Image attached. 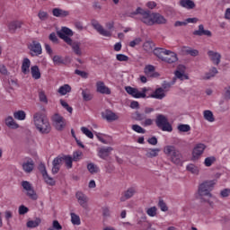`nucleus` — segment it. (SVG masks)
<instances>
[{"label":"nucleus","instance_id":"nucleus-1","mask_svg":"<svg viewBox=\"0 0 230 230\" xmlns=\"http://www.w3.org/2000/svg\"><path fill=\"white\" fill-rule=\"evenodd\" d=\"M131 15H141V21L147 26H154V24H166L168 20L159 13H151L141 7L136 9Z\"/></svg>","mask_w":230,"mask_h":230},{"label":"nucleus","instance_id":"nucleus-2","mask_svg":"<svg viewBox=\"0 0 230 230\" xmlns=\"http://www.w3.org/2000/svg\"><path fill=\"white\" fill-rule=\"evenodd\" d=\"M33 123L40 134H49L51 132V124L46 114L42 111H38L33 115Z\"/></svg>","mask_w":230,"mask_h":230},{"label":"nucleus","instance_id":"nucleus-3","mask_svg":"<svg viewBox=\"0 0 230 230\" xmlns=\"http://www.w3.org/2000/svg\"><path fill=\"white\" fill-rule=\"evenodd\" d=\"M164 154L169 157L171 163H173V164H182L184 157L182 156V153L175 146H165L164 147Z\"/></svg>","mask_w":230,"mask_h":230},{"label":"nucleus","instance_id":"nucleus-4","mask_svg":"<svg viewBox=\"0 0 230 230\" xmlns=\"http://www.w3.org/2000/svg\"><path fill=\"white\" fill-rule=\"evenodd\" d=\"M215 186V181H205L199 188V195L201 197L202 202H208L211 208H213V201L204 199V197L211 198V191L213 190V187Z\"/></svg>","mask_w":230,"mask_h":230},{"label":"nucleus","instance_id":"nucleus-5","mask_svg":"<svg viewBox=\"0 0 230 230\" xmlns=\"http://www.w3.org/2000/svg\"><path fill=\"white\" fill-rule=\"evenodd\" d=\"M155 125L164 132H172V130H173L172 124L168 121V118L163 114L156 115Z\"/></svg>","mask_w":230,"mask_h":230},{"label":"nucleus","instance_id":"nucleus-6","mask_svg":"<svg viewBox=\"0 0 230 230\" xmlns=\"http://www.w3.org/2000/svg\"><path fill=\"white\" fill-rule=\"evenodd\" d=\"M125 91L133 98H146V93L148 92V89H146V87H144L142 89V92H139L137 88H134L132 86H126Z\"/></svg>","mask_w":230,"mask_h":230},{"label":"nucleus","instance_id":"nucleus-7","mask_svg":"<svg viewBox=\"0 0 230 230\" xmlns=\"http://www.w3.org/2000/svg\"><path fill=\"white\" fill-rule=\"evenodd\" d=\"M58 37L62 39L64 42H71V37H73L74 33L73 31L67 27H62L60 31H57Z\"/></svg>","mask_w":230,"mask_h":230},{"label":"nucleus","instance_id":"nucleus-8","mask_svg":"<svg viewBox=\"0 0 230 230\" xmlns=\"http://www.w3.org/2000/svg\"><path fill=\"white\" fill-rule=\"evenodd\" d=\"M52 121L56 129L62 131L66 128V119H64V117L60 116L58 113H56L53 116Z\"/></svg>","mask_w":230,"mask_h":230},{"label":"nucleus","instance_id":"nucleus-9","mask_svg":"<svg viewBox=\"0 0 230 230\" xmlns=\"http://www.w3.org/2000/svg\"><path fill=\"white\" fill-rule=\"evenodd\" d=\"M30 51H31V57H39V55H42V46L39 43V41L33 40L29 46Z\"/></svg>","mask_w":230,"mask_h":230},{"label":"nucleus","instance_id":"nucleus-10","mask_svg":"<svg viewBox=\"0 0 230 230\" xmlns=\"http://www.w3.org/2000/svg\"><path fill=\"white\" fill-rule=\"evenodd\" d=\"M92 26L100 33V35H102L103 37H111L112 33L110 31H107L97 21H93L92 22Z\"/></svg>","mask_w":230,"mask_h":230},{"label":"nucleus","instance_id":"nucleus-11","mask_svg":"<svg viewBox=\"0 0 230 230\" xmlns=\"http://www.w3.org/2000/svg\"><path fill=\"white\" fill-rule=\"evenodd\" d=\"M204 150H206V145L204 144L196 145L192 151L193 161H196V159H199V157H200L201 155L204 154Z\"/></svg>","mask_w":230,"mask_h":230},{"label":"nucleus","instance_id":"nucleus-12","mask_svg":"<svg viewBox=\"0 0 230 230\" xmlns=\"http://www.w3.org/2000/svg\"><path fill=\"white\" fill-rule=\"evenodd\" d=\"M64 163V156H58L52 162V173L55 175L60 172V166Z\"/></svg>","mask_w":230,"mask_h":230},{"label":"nucleus","instance_id":"nucleus-13","mask_svg":"<svg viewBox=\"0 0 230 230\" xmlns=\"http://www.w3.org/2000/svg\"><path fill=\"white\" fill-rule=\"evenodd\" d=\"M66 44L71 46L75 55H77L78 57H82V49H80L82 43H80V41H73V40H70V42H66Z\"/></svg>","mask_w":230,"mask_h":230},{"label":"nucleus","instance_id":"nucleus-14","mask_svg":"<svg viewBox=\"0 0 230 230\" xmlns=\"http://www.w3.org/2000/svg\"><path fill=\"white\" fill-rule=\"evenodd\" d=\"M102 117L103 119H107L108 121H117V119H119V117L111 110L103 111L102 113Z\"/></svg>","mask_w":230,"mask_h":230},{"label":"nucleus","instance_id":"nucleus-15","mask_svg":"<svg viewBox=\"0 0 230 230\" xmlns=\"http://www.w3.org/2000/svg\"><path fill=\"white\" fill-rule=\"evenodd\" d=\"M75 197L80 204L81 207L84 208V209H87V202H89V198L84 194V192L78 191L75 194Z\"/></svg>","mask_w":230,"mask_h":230},{"label":"nucleus","instance_id":"nucleus-16","mask_svg":"<svg viewBox=\"0 0 230 230\" xmlns=\"http://www.w3.org/2000/svg\"><path fill=\"white\" fill-rule=\"evenodd\" d=\"M133 195H136V189L133 187H130L122 193L119 200L120 202H125L128 200V199H132Z\"/></svg>","mask_w":230,"mask_h":230},{"label":"nucleus","instance_id":"nucleus-17","mask_svg":"<svg viewBox=\"0 0 230 230\" xmlns=\"http://www.w3.org/2000/svg\"><path fill=\"white\" fill-rule=\"evenodd\" d=\"M208 56L215 66H218L220 64V59L222 58V55H220V53L209 50L208 52Z\"/></svg>","mask_w":230,"mask_h":230},{"label":"nucleus","instance_id":"nucleus-18","mask_svg":"<svg viewBox=\"0 0 230 230\" xmlns=\"http://www.w3.org/2000/svg\"><path fill=\"white\" fill-rule=\"evenodd\" d=\"M22 170L25 173H31L35 168V162L31 158L22 164Z\"/></svg>","mask_w":230,"mask_h":230},{"label":"nucleus","instance_id":"nucleus-19","mask_svg":"<svg viewBox=\"0 0 230 230\" xmlns=\"http://www.w3.org/2000/svg\"><path fill=\"white\" fill-rule=\"evenodd\" d=\"M112 150H114V148L108 146V147H101L98 150V156L101 159H107V157H109V155H111V152H112Z\"/></svg>","mask_w":230,"mask_h":230},{"label":"nucleus","instance_id":"nucleus-20","mask_svg":"<svg viewBox=\"0 0 230 230\" xmlns=\"http://www.w3.org/2000/svg\"><path fill=\"white\" fill-rule=\"evenodd\" d=\"M97 93L101 94H111V88L105 85V83L99 81L96 83Z\"/></svg>","mask_w":230,"mask_h":230},{"label":"nucleus","instance_id":"nucleus-21","mask_svg":"<svg viewBox=\"0 0 230 230\" xmlns=\"http://www.w3.org/2000/svg\"><path fill=\"white\" fill-rule=\"evenodd\" d=\"M177 60H179L177 54L171 50H169L168 54H165L163 59V61L167 62V64H173L174 62H177Z\"/></svg>","mask_w":230,"mask_h":230},{"label":"nucleus","instance_id":"nucleus-22","mask_svg":"<svg viewBox=\"0 0 230 230\" xmlns=\"http://www.w3.org/2000/svg\"><path fill=\"white\" fill-rule=\"evenodd\" d=\"M193 35H197L198 37H202V35L211 37L212 33L209 30H205L203 24H200L199 25V30L193 31Z\"/></svg>","mask_w":230,"mask_h":230},{"label":"nucleus","instance_id":"nucleus-23","mask_svg":"<svg viewBox=\"0 0 230 230\" xmlns=\"http://www.w3.org/2000/svg\"><path fill=\"white\" fill-rule=\"evenodd\" d=\"M166 97V93H164V89L159 87L156 88L155 91L150 95V98H155V100H163V98Z\"/></svg>","mask_w":230,"mask_h":230},{"label":"nucleus","instance_id":"nucleus-24","mask_svg":"<svg viewBox=\"0 0 230 230\" xmlns=\"http://www.w3.org/2000/svg\"><path fill=\"white\" fill-rule=\"evenodd\" d=\"M52 15H54V17H61V18L68 17L69 11H66L60 8H54L52 10Z\"/></svg>","mask_w":230,"mask_h":230},{"label":"nucleus","instance_id":"nucleus-25","mask_svg":"<svg viewBox=\"0 0 230 230\" xmlns=\"http://www.w3.org/2000/svg\"><path fill=\"white\" fill-rule=\"evenodd\" d=\"M153 53L154 55H155V57H157L161 60H164L165 55H168V53H170V50H166L161 48H156L154 49Z\"/></svg>","mask_w":230,"mask_h":230},{"label":"nucleus","instance_id":"nucleus-26","mask_svg":"<svg viewBox=\"0 0 230 230\" xmlns=\"http://www.w3.org/2000/svg\"><path fill=\"white\" fill-rule=\"evenodd\" d=\"M181 53L183 55H190V57H199V50L190 47H182Z\"/></svg>","mask_w":230,"mask_h":230},{"label":"nucleus","instance_id":"nucleus-27","mask_svg":"<svg viewBox=\"0 0 230 230\" xmlns=\"http://www.w3.org/2000/svg\"><path fill=\"white\" fill-rule=\"evenodd\" d=\"M30 66H31V61H30L28 58H23L22 64V73H23V75L30 73Z\"/></svg>","mask_w":230,"mask_h":230},{"label":"nucleus","instance_id":"nucleus-28","mask_svg":"<svg viewBox=\"0 0 230 230\" xmlns=\"http://www.w3.org/2000/svg\"><path fill=\"white\" fill-rule=\"evenodd\" d=\"M5 125L9 128H13V129L19 128V124H17V122H15V120L13 119V117H12V116H8L5 119Z\"/></svg>","mask_w":230,"mask_h":230},{"label":"nucleus","instance_id":"nucleus-29","mask_svg":"<svg viewBox=\"0 0 230 230\" xmlns=\"http://www.w3.org/2000/svg\"><path fill=\"white\" fill-rule=\"evenodd\" d=\"M22 24L23 22L21 21L11 22L8 24L9 31H13V33H15V30L22 28Z\"/></svg>","mask_w":230,"mask_h":230},{"label":"nucleus","instance_id":"nucleus-30","mask_svg":"<svg viewBox=\"0 0 230 230\" xmlns=\"http://www.w3.org/2000/svg\"><path fill=\"white\" fill-rule=\"evenodd\" d=\"M180 4L182 8H186L187 10H193V8H195V2L191 0H181Z\"/></svg>","mask_w":230,"mask_h":230},{"label":"nucleus","instance_id":"nucleus-31","mask_svg":"<svg viewBox=\"0 0 230 230\" xmlns=\"http://www.w3.org/2000/svg\"><path fill=\"white\" fill-rule=\"evenodd\" d=\"M31 76H32V78H34V80H39L40 78V69H39L38 66H31Z\"/></svg>","mask_w":230,"mask_h":230},{"label":"nucleus","instance_id":"nucleus-32","mask_svg":"<svg viewBox=\"0 0 230 230\" xmlns=\"http://www.w3.org/2000/svg\"><path fill=\"white\" fill-rule=\"evenodd\" d=\"M216 75H218V69L217 67L213 66L208 73L205 74V76L203 77L204 80H210V78H214Z\"/></svg>","mask_w":230,"mask_h":230},{"label":"nucleus","instance_id":"nucleus-33","mask_svg":"<svg viewBox=\"0 0 230 230\" xmlns=\"http://www.w3.org/2000/svg\"><path fill=\"white\" fill-rule=\"evenodd\" d=\"M82 96L84 102H91V100H93V93L89 89L82 90Z\"/></svg>","mask_w":230,"mask_h":230},{"label":"nucleus","instance_id":"nucleus-34","mask_svg":"<svg viewBox=\"0 0 230 230\" xmlns=\"http://www.w3.org/2000/svg\"><path fill=\"white\" fill-rule=\"evenodd\" d=\"M203 116H204V119L207 121H209L210 123H213V121H215V116L213 115V111H211L209 110H206L203 112Z\"/></svg>","mask_w":230,"mask_h":230},{"label":"nucleus","instance_id":"nucleus-35","mask_svg":"<svg viewBox=\"0 0 230 230\" xmlns=\"http://www.w3.org/2000/svg\"><path fill=\"white\" fill-rule=\"evenodd\" d=\"M58 93H59L61 96H66L67 93H71V86L69 84H64L59 87Z\"/></svg>","mask_w":230,"mask_h":230},{"label":"nucleus","instance_id":"nucleus-36","mask_svg":"<svg viewBox=\"0 0 230 230\" xmlns=\"http://www.w3.org/2000/svg\"><path fill=\"white\" fill-rule=\"evenodd\" d=\"M40 218H36L35 220H30L27 222V227L30 229H33L35 227H39L40 226Z\"/></svg>","mask_w":230,"mask_h":230},{"label":"nucleus","instance_id":"nucleus-37","mask_svg":"<svg viewBox=\"0 0 230 230\" xmlns=\"http://www.w3.org/2000/svg\"><path fill=\"white\" fill-rule=\"evenodd\" d=\"M161 152V149L155 148V149H149L146 155V157L152 158V157H157L159 155V153Z\"/></svg>","mask_w":230,"mask_h":230},{"label":"nucleus","instance_id":"nucleus-38","mask_svg":"<svg viewBox=\"0 0 230 230\" xmlns=\"http://www.w3.org/2000/svg\"><path fill=\"white\" fill-rule=\"evenodd\" d=\"M87 170L92 174L98 173V172H100V168L98 167V165H96L93 163H90L87 164Z\"/></svg>","mask_w":230,"mask_h":230},{"label":"nucleus","instance_id":"nucleus-39","mask_svg":"<svg viewBox=\"0 0 230 230\" xmlns=\"http://www.w3.org/2000/svg\"><path fill=\"white\" fill-rule=\"evenodd\" d=\"M13 118L15 119H19L20 121H22L23 119H26V112H24V111H18L13 113Z\"/></svg>","mask_w":230,"mask_h":230},{"label":"nucleus","instance_id":"nucleus-40","mask_svg":"<svg viewBox=\"0 0 230 230\" xmlns=\"http://www.w3.org/2000/svg\"><path fill=\"white\" fill-rule=\"evenodd\" d=\"M26 195L31 199V200H37L39 199V196L37 195V192H35V190L29 189V190H26Z\"/></svg>","mask_w":230,"mask_h":230},{"label":"nucleus","instance_id":"nucleus-41","mask_svg":"<svg viewBox=\"0 0 230 230\" xmlns=\"http://www.w3.org/2000/svg\"><path fill=\"white\" fill-rule=\"evenodd\" d=\"M52 60L55 66H62V64H66V62L64 61V58L58 55L54 56L52 58Z\"/></svg>","mask_w":230,"mask_h":230},{"label":"nucleus","instance_id":"nucleus-42","mask_svg":"<svg viewBox=\"0 0 230 230\" xmlns=\"http://www.w3.org/2000/svg\"><path fill=\"white\" fill-rule=\"evenodd\" d=\"M70 217H71V222L74 226H80V224H81L80 216H78L75 213H71Z\"/></svg>","mask_w":230,"mask_h":230},{"label":"nucleus","instance_id":"nucleus-43","mask_svg":"<svg viewBox=\"0 0 230 230\" xmlns=\"http://www.w3.org/2000/svg\"><path fill=\"white\" fill-rule=\"evenodd\" d=\"M144 50L147 53H150V51H154V42L152 41H146L143 45Z\"/></svg>","mask_w":230,"mask_h":230},{"label":"nucleus","instance_id":"nucleus-44","mask_svg":"<svg viewBox=\"0 0 230 230\" xmlns=\"http://www.w3.org/2000/svg\"><path fill=\"white\" fill-rule=\"evenodd\" d=\"M63 163H66L67 168H73V157L69 155L63 156Z\"/></svg>","mask_w":230,"mask_h":230},{"label":"nucleus","instance_id":"nucleus-45","mask_svg":"<svg viewBox=\"0 0 230 230\" xmlns=\"http://www.w3.org/2000/svg\"><path fill=\"white\" fill-rule=\"evenodd\" d=\"M173 84H175V77L173 78L172 83L164 81L162 84V89H164V93H166V91H170V88L173 85Z\"/></svg>","mask_w":230,"mask_h":230},{"label":"nucleus","instance_id":"nucleus-46","mask_svg":"<svg viewBox=\"0 0 230 230\" xmlns=\"http://www.w3.org/2000/svg\"><path fill=\"white\" fill-rule=\"evenodd\" d=\"M188 172H190V173H194L195 175H199V167H197L195 164H190L187 165Z\"/></svg>","mask_w":230,"mask_h":230},{"label":"nucleus","instance_id":"nucleus-47","mask_svg":"<svg viewBox=\"0 0 230 230\" xmlns=\"http://www.w3.org/2000/svg\"><path fill=\"white\" fill-rule=\"evenodd\" d=\"M43 179H44V181H45V182L47 183V184H49V186H55V184H56V182H55V180L53 179V178H51L50 176H49V174H45L44 176H43Z\"/></svg>","mask_w":230,"mask_h":230},{"label":"nucleus","instance_id":"nucleus-48","mask_svg":"<svg viewBox=\"0 0 230 230\" xmlns=\"http://www.w3.org/2000/svg\"><path fill=\"white\" fill-rule=\"evenodd\" d=\"M81 131L83 132V134H84V136H86L90 139H93L94 137V134H93V132L85 127H82Z\"/></svg>","mask_w":230,"mask_h":230},{"label":"nucleus","instance_id":"nucleus-49","mask_svg":"<svg viewBox=\"0 0 230 230\" xmlns=\"http://www.w3.org/2000/svg\"><path fill=\"white\" fill-rule=\"evenodd\" d=\"M59 102H60V104L62 105V107L64 109H66V111H67V112H69V114H73V107L69 106V104L62 99Z\"/></svg>","mask_w":230,"mask_h":230},{"label":"nucleus","instance_id":"nucleus-50","mask_svg":"<svg viewBox=\"0 0 230 230\" xmlns=\"http://www.w3.org/2000/svg\"><path fill=\"white\" fill-rule=\"evenodd\" d=\"M132 130L137 132V134H146V130L137 124L132 125Z\"/></svg>","mask_w":230,"mask_h":230},{"label":"nucleus","instance_id":"nucleus-51","mask_svg":"<svg viewBox=\"0 0 230 230\" xmlns=\"http://www.w3.org/2000/svg\"><path fill=\"white\" fill-rule=\"evenodd\" d=\"M179 132H190L191 130V127L188 124H180L178 126Z\"/></svg>","mask_w":230,"mask_h":230},{"label":"nucleus","instance_id":"nucleus-52","mask_svg":"<svg viewBox=\"0 0 230 230\" xmlns=\"http://www.w3.org/2000/svg\"><path fill=\"white\" fill-rule=\"evenodd\" d=\"M175 77L179 80H189L190 77L184 75V72L175 71L174 72Z\"/></svg>","mask_w":230,"mask_h":230},{"label":"nucleus","instance_id":"nucleus-53","mask_svg":"<svg viewBox=\"0 0 230 230\" xmlns=\"http://www.w3.org/2000/svg\"><path fill=\"white\" fill-rule=\"evenodd\" d=\"M39 99L40 102L48 105V96H46V93H44V91L39 92Z\"/></svg>","mask_w":230,"mask_h":230},{"label":"nucleus","instance_id":"nucleus-54","mask_svg":"<svg viewBox=\"0 0 230 230\" xmlns=\"http://www.w3.org/2000/svg\"><path fill=\"white\" fill-rule=\"evenodd\" d=\"M48 230H62V225L58 223V220H54L52 223V226L49 227Z\"/></svg>","mask_w":230,"mask_h":230},{"label":"nucleus","instance_id":"nucleus-55","mask_svg":"<svg viewBox=\"0 0 230 230\" xmlns=\"http://www.w3.org/2000/svg\"><path fill=\"white\" fill-rule=\"evenodd\" d=\"M143 42V40L141 38H136L132 41L129 42L130 48H136V46H139Z\"/></svg>","mask_w":230,"mask_h":230},{"label":"nucleus","instance_id":"nucleus-56","mask_svg":"<svg viewBox=\"0 0 230 230\" xmlns=\"http://www.w3.org/2000/svg\"><path fill=\"white\" fill-rule=\"evenodd\" d=\"M135 116V119L137 121H143V119H146V115L145 113H139V111H136Z\"/></svg>","mask_w":230,"mask_h":230},{"label":"nucleus","instance_id":"nucleus-57","mask_svg":"<svg viewBox=\"0 0 230 230\" xmlns=\"http://www.w3.org/2000/svg\"><path fill=\"white\" fill-rule=\"evenodd\" d=\"M38 17L39 19H40V21H46L49 17V14H48L47 12L40 11L38 13Z\"/></svg>","mask_w":230,"mask_h":230},{"label":"nucleus","instance_id":"nucleus-58","mask_svg":"<svg viewBox=\"0 0 230 230\" xmlns=\"http://www.w3.org/2000/svg\"><path fill=\"white\" fill-rule=\"evenodd\" d=\"M146 214L149 217H155V215H157V208L156 207H152V208H148L146 210Z\"/></svg>","mask_w":230,"mask_h":230},{"label":"nucleus","instance_id":"nucleus-59","mask_svg":"<svg viewBox=\"0 0 230 230\" xmlns=\"http://www.w3.org/2000/svg\"><path fill=\"white\" fill-rule=\"evenodd\" d=\"M116 58L119 62H128V56L124 54H117Z\"/></svg>","mask_w":230,"mask_h":230},{"label":"nucleus","instance_id":"nucleus-60","mask_svg":"<svg viewBox=\"0 0 230 230\" xmlns=\"http://www.w3.org/2000/svg\"><path fill=\"white\" fill-rule=\"evenodd\" d=\"M215 161H217V158H215L214 156L207 157L205 159V166H211V164H213Z\"/></svg>","mask_w":230,"mask_h":230},{"label":"nucleus","instance_id":"nucleus-61","mask_svg":"<svg viewBox=\"0 0 230 230\" xmlns=\"http://www.w3.org/2000/svg\"><path fill=\"white\" fill-rule=\"evenodd\" d=\"M22 186L25 191H28L29 190H31L33 187L31 186V183L28 181H22Z\"/></svg>","mask_w":230,"mask_h":230},{"label":"nucleus","instance_id":"nucleus-62","mask_svg":"<svg viewBox=\"0 0 230 230\" xmlns=\"http://www.w3.org/2000/svg\"><path fill=\"white\" fill-rule=\"evenodd\" d=\"M158 207L160 208L161 211H168V206H166V203L163 199L159 200Z\"/></svg>","mask_w":230,"mask_h":230},{"label":"nucleus","instance_id":"nucleus-63","mask_svg":"<svg viewBox=\"0 0 230 230\" xmlns=\"http://www.w3.org/2000/svg\"><path fill=\"white\" fill-rule=\"evenodd\" d=\"M30 211V208H28L26 206L22 205L19 207V215H26Z\"/></svg>","mask_w":230,"mask_h":230},{"label":"nucleus","instance_id":"nucleus-64","mask_svg":"<svg viewBox=\"0 0 230 230\" xmlns=\"http://www.w3.org/2000/svg\"><path fill=\"white\" fill-rule=\"evenodd\" d=\"M224 98L227 101L230 100V86L225 88Z\"/></svg>","mask_w":230,"mask_h":230}]
</instances>
